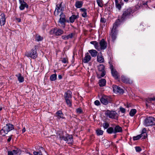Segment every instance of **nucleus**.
<instances>
[{"label": "nucleus", "mask_w": 155, "mask_h": 155, "mask_svg": "<svg viewBox=\"0 0 155 155\" xmlns=\"http://www.w3.org/2000/svg\"><path fill=\"white\" fill-rule=\"evenodd\" d=\"M120 22L121 21L120 20H118L114 24L113 28L111 30V36L112 40L114 41L116 39L117 37V28L118 26L120 24Z\"/></svg>", "instance_id": "f257e3e1"}, {"label": "nucleus", "mask_w": 155, "mask_h": 155, "mask_svg": "<svg viewBox=\"0 0 155 155\" xmlns=\"http://www.w3.org/2000/svg\"><path fill=\"white\" fill-rule=\"evenodd\" d=\"M13 129L14 126L13 125L10 123L7 124L0 130L1 134L3 137L5 136L6 134H7L9 132Z\"/></svg>", "instance_id": "f03ea898"}, {"label": "nucleus", "mask_w": 155, "mask_h": 155, "mask_svg": "<svg viewBox=\"0 0 155 155\" xmlns=\"http://www.w3.org/2000/svg\"><path fill=\"white\" fill-rule=\"evenodd\" d=\"M105 114L106 116L110 118L117 120L118 117V115L115 111L107 110L105 111Z\"/></svg>", "instance_id": "7ed1b4c3"}, {"label": "nucleus", "mask_w": 155, "mask_h": 155, "mask_svg": "<svg viewBox=\"0 0 155 155\" xmlns=\"http://www.w3.org/2000/svg\"><path fill=\"white\" fill-rule=\"evenodd\" d=\"M71 97L72 93L71 91L68 90L65 93L64 98L66 103L69 107H71L72 106Z\"/></svg>", "instance_id": "20e7f679"}, {"label": "nucleus", "mask_w": 155, "mask_h": 155, "mask_svg": "<svg viewBox=\"0 0 155 155\" xmlns=\"http://www.w3.org/2000/svg\"><path fill=\"white\" fill-rule=\"evenodd\" d=\"M144 124L146 126L155 125V118L152 117H147L145 120Z\"/></svg>", "instance_id": "39448f33"}, {"label": "nucleus", "mask_w": 155, "mask_h": 155, "mask_svg": "<svg viewBox=\"0 0 155 155\" xmlns=\"http://www.w3.org/2000/svg\"><path fill=\"white\" fill-rule=\"evenodd\" d=\"M62 3H59L56 5L55 9L54 12L55 16L58 15L60 13H62L64 11V8L62 6Z\"/></svg>", "instance_id": "423d86ee"}, {"label": "nucleus", "mask_w": 155, "mask_h": 155, "mask_svg": "<svg viewBox=\"0 0 155 155\" xmlns=\"http://www.w3.org/2000/svg\"><path fill=\"white\" fill-rule=\"evenodd\" d=\"M64 33V31L61 29L52 28L50 31V33L51 35H55L56 36L60 35Z\"/></svg>", "instance_id": "0eeeda50"}, {"label": "nucleus", "mask_w": 155, "mask_h": 155, "mask_svg": "<svg viewBox=\"0 0 155 155\" xmlns=\"http://www.w3.org/2000/svg\"><path fill=\"white\" fill-rule=\"evenodd\" d=\"M25 55L27 57H31V58L35 59L38 56L36 48L35 49L31 50V52H26L25 53Z\"/></svg>", "instance_id": "6e6552de"}, {"label": "nucleus", "mask_w": 155, "mask_h": 155, "mask_svg": "<svg viewBox=\"0 0 155 155\" xmlns=\"http://www.w3.org/2000/svg\"><path fill=\"white\" fill-rule=\"evenodd\" d=\"M62 140L66 141V142L68 144H71L73 142V137L72 135H69L65 133V136L64 137Z\"/></svg>", "instance_id": "1a4fd4ad"}, {"label": "nucleus", "mask_w": 155, "mask_h": 155, "mask_svg": "<svg viewBox=\"0 0 155 155\" xmlns=\"http://www.w3.org/2000/svg\"><path fill=\"white\" fill-rule=\"evenodd\" d=\"M19 3L20 5L19 8L21 10H23L25 8H28V4L24 1V0H19Z\"/></svg>", "instance_id": "9d476101"}, {"label": "nucleus", "mask_w": 155, "mask_h": 155, "mask_svg": "<svg viewBox=\"0 0 155 155\" xmlns=\"http://www.w3.org/2000/svg\"><path fill=\"white\" fill-rule=\"evenodd\" d=\"M110 69L111 70V73L113 77L116 79L118 78L119 76L116 70L114 68L113 65H110Z\"/></svg>", "instance_id": "9b49d317"}, {"label": "nucleus", "mask_w": 155, "mask_h": 155, "mask_svg": "<svg viewBox=\"0 0 155 155\" xmlns=\"http://www.w3.org/2000/svg\"><path fill=\"white\" fill-rule=\"evenodd\" d=\"M112 87L113 89L114 92L115 93L123 94L124 92L123 89L116 85H113Z\"/></svg>", "instance_id": "f8f14e48"}, {"label": "nucleus", "mask_w": 155, "mask_h": 155, "mask_svg": "<svg viewBox=\"0 0 155 155\" xmlns=\"http://www.w3.org/2000/svg\"><path fill=\"white\" fill-rule=\"evenodd\" d=\"M98 68L99 71L101 72L100 74L101 77H103L105 75V71L104 70L105 67L102 64H100L98 66Z\"/></svg>", "instance_id": "ddd939ff"}, {"label": "nucleus", "mask_w": 155, "mask_h": 155, "mask_svg": "<svg viewBox=\"0 0 155 155\" xmlns=\"http://www.w3.org/2000/svg\"><path fill=\"white\" fill-rule=\"evenodd\" d=\"M99 44L100 50H104L107 48V43L104 39H103L101 40L99 42Z\"/></svg>", "instance_id": "4468645a"}, {"label": "nucleus", "mask_w": 155, "mask_h": 155, "mask_svg": "<svg viewBox=\"0 0 155 155\" xmlns=\"http://www.w3.org/2000/svg\"><path fill=\"white\" fill-rule=\"evenodd\" d=\"M109 98L105 96H102L100 99L101 102L104 104L106 105L108 103Z\"/></svg>", "instance_id": "2eb2a0df"}, {"label": "nucleus", "mask_w": 155, "mask_h": 155, "mask_svg": "<svg viewBox=\"0 0 155 155\" xmlns=\"http://www.w3.org/2000/svg\"><path fill=\"white\" fill-rule=\"evenodd\" d=\"M121 80L124 83L126 84H131L132 83V81L129 78L124 75L121 76Z\"/></svg>", "instance_id": "dca6fc26"}, {"label": "nucleus", "mask_w": 155, "mask_h": 155, "mask_svg": "<svg viewBox=\"0 0 155 155\" xmlns=\"http://www.w3.org/2000/svg\"><path fill=\"white\" fill-rule=\"evenodd\" d=\"M131 9H127L125 11L123 12L122 15V18L123 19L128 17L131 14Z\"/></svg>", "instance_id": "f3484780"}, {"label": "nucleus", "mask_w": 155, "mask_h": 155, "mask_svg": "<svg viewBox=\"0 0 155 155\" xmlns=\"http://www.w3.org/2000/svg\"><path fill=\"white\" fill-rule=\"evenodd\" d=\"M91 56L89 54V53H87L85 54V56L83 61L84 63H87L91 60Z\"/></svg>", "instance_id": "a211bd4d"}, {"label": "nucleus", "mask_w": 155, "mask_h": 155, "mask_svg": "<svg viewBox=\"0 0 155 155\" xmlns=\"http://www.w3.org/2000/svg\"><path fill=\"white\" fill-rule=\"evenodd\" d=\"M97 61L100 63H103L104 62V59L102 55L101 52L98 54L97 57Z\"/></svg>", "instance_id": "6ab92c4d"}, {"label": "nucleus", "mask_w": 155, "mask_h": 155, "mask_svg": "<svg viewBox=\"0 0 155 155\" xmlns=\"http://www.w3.org/2000/svg\"><path fill=\"white\" fill-rule=\"evenodd\" d=\"M56 115L58 119L60 118L64 119L65 117H64V114L61 110L58 111L56 113Z\"/></svg>", "instance_id": "aec40b11"}, {"label": "nucleus", "mask_w": 155, "mask_h": 155, "mask_svg": "<svg viewBox=\"0 0 155 155\" xmlns=\"http://www.w3.org/2000/svg\"><path fill=\"white\" fill-rule=\"evenodd\" d=\"M57 135L61 140H62L64 137L65 136V134L64 135V133L63 132L60 131L58 132Z\"/></svg>", "instance_id": "412c9836"}, {"label": "nucleus", "mask_w": 155, "mask_h": 155, "mask_svg": "<svg viewBox=\"0 0 155 155\" xmlns=\"http://www.w3.org/2000/svg\"><path fill=\"white\" fill-rule=\"evenodd\" d=\"M15 76L18 78V80L20 83H22L24 81V78L22 76L21 74L20 73H18L16 74Z\"/></svg>", "instance_id": "4be33fe9"}, {"label": "nucleus", "mask_w": 155, "mask_h": 155, "mask_svg": "<svg viewBox=\"0 0 155 155\" xmlns=\"http://www.w3.org/2000/svg\"><path fill=\"white\" fill-rule=\"evenodd\" d=\"M90 43L93 45L95 48L97 50L100 49V46L99 44L96 41H92L90 42Z\"/></svg>", "instance_id": "5701e85b"}, {"label": "nucleus", "mask_w": 155, "mask_h": 155, "mask_svg": "<svg viewBox=\"0 0 155 155\" xmlns=\"http://www.w3.org/2000/svg\"><path fill=\"white\" fill-rule=\"evenodd\" d=\"M83 2L81 1H77L75 3V6L77 8H81L83 5Z\"/></svg>", "instance_id": "b1692460"}, {"label": "nucleus", "mask_w": 155, "mask_h": 155, "mask_svg": "<svg viewBox=\"0 0 155 155\" xmlns=\"http://www.w3.org/2000/svg\"><path fill=\"white\" fill-rule=\"evenodd\" d=\"M92 57H95L97 56V51L95 50H91L88 51Z\"/></svg>", "instance_id": "393cba45"}, {"label": "nucleus", "mask_w": 155, "mask_h": 155, "mask_svg": "<svg viewBox=\"0 0 155 155\" xmlns=\"http://www.w3.org/2000/svg\"><path fill=\"white\" fill-rule=\"evenodd\" d=\"M114 133L115 134L118 132H121L122 130V128L119 126H117L114 129Z\"/></svg>", "instance_id": "a878e982"}, {"label": "nucleus", "mask_w": 155, "mask_h": 155, "mask_svg": "<svg viewBox=\"0 0 155 155\" xmlns=\"http://www.w3.org/2000/svg\"><path fill=\"white\" fill-rule=\"evenodd\" d=\"M106 81L104 79H101L99 82V84L100 87H103L106 84Z\"/></svg>", "instance_id": "bb28decb"}, {"label": "nucleus", "mask_w": 155, "mask_h": 155, "mask_svg": "<svg viewBox=\"0 0 155 155\" xmlns=\"http://www.w3.org/2000/svg\"><path fill=\"white\" fill-rule=\"evenodd\" d=\"M115 2L116 8L119 10H120L121 7V5H123V4L121 2H120L121 4L119 3L118 0H115Z\"/></svg>", "instance_id": "cd10ccee"}, {"label": "nucleus", "mask_w": 155, "mask_h": 155, "mask_svg": "<svg viewBox=\"0 0 155 155\" xmlns=\"http://www.w3.org/2000/svg\"><path fill=\"white\" fill-rule=\"evenodd\" d=\"M13 151L14 155H20L21 153V150L18 148L13 150Z\"/></svg>", "instance_id": "c85d7f7f"}, {"label": "nucleus", "mask_w": 155, "mask_h": 155, "mask_svg": "<svg viewBox=\"0 0 155 155\" xmlns=\"http://www.w3.org/2000/svg\"><path fill=\"white\" fill-rule=\"evenodd\" d=\"M80 10L83 12L82 14V16L84 17H86L87 16V9L84 8H82Z\"/></svg>", "instance_id": "c756f323"}, {"label": "nucleus", "mask_w": 155, "mask_h": 155, "mask_svg": "<svg viewBox=\"0 0 155 155\" xmlns=\"http://www.w3.org/2000/svg\"><path fill=\"white\" fill-rule=\"evenodd\" d=\"M43 38L39 35H36L35 38V40L38 41H40L42 40Z\"/></svg>", "instance_id": "7c9ffc66"}, {"label": "nucleus", "mask_w": 155, "mask_h": 155, "mask_svg": "<svg viewBox=\"0 0 155 155\" xmlns=\"http://www.w3.org/2000/svg\"><path fill=\"white\" fill-rule=\"evenodd\" d=\"M67 22V20H59L58 23H60L61 25V26L64 28L65 26V23Z\"/></svg>", "instance_id": "2f4dec72"}, {"label": "nucleus", "mask_w": 155, "mask_h": 155, "mask_svg": "<svg viewBox=\"0 0 155 155\" xmlns=\"http://www.w3.org/2000/svg\"><path fill=\"white\" fill-rule=\"evenodd\" d=\"M137 110L135 109H131L130 112V115L132 117L136 113Z\"/></svg>", "instance_id": "473e14b6"}, {"label": "nucleus", "mask_w": 155, "mask_h": 155, "mask_svg": "<svg viewBox=\"0 0 155 155\" xmlns=\"http://www.w3.org/2000/svg\"><path fill=\"white\" fill-rule=\"evenodd\" d=\"M50 79L51 81H55L57 79V75L55 74L51 75L50 77Z\"/></svg>", "instance_id": "72a5a7b5"}, {"label": "nucleus", "mask_w": 155, "mask_h": 155, "mask_svg": "<svg viewBox=\"0 0 155 155\" xmlns=\"http://www.w3.org/2000/svg\"><path fill=\"white\" fill-rule=\"evenodd\" d=\"M114 130L112 127H110L108 128L107 130V132L109 134H112L114 133Z\"/></svg>", "instance_id": "f704fd0d"}, {"label": "nucleus", "mask_w": 155, "mask_h": 155, "mask_svg": "<svg viewBox=\"0 0 155 155\" xmlns=\"http://www.w3.org/2000/svg\"><path fill=\"white\" fill-rule=\"evenodd\" d=\"M146 101L149 103H150L152 101H155V97L152 98H146Z\"/></svg>", "instance_id": "c9c22d12"}, {"label": "nucleus", "mask_w": 155, "mask_h": 155, "mask_svg": "<svg viewBox=\"0 0 155 155\" xmlns=\"http://www.w3.org/2000/svg\"><path fill=\"white\" fill-rule=\"evenodd\" d=\"M104 131L99 129H98L96 130V133L97 135H102L103 134Z\"/></svg>", "instance_id": "e433bc0d"}, {"label": "nucleus", "mask_w": 155, "mask_h": 155, "mask_svg": "<svg viewBox=\"0 0 155 155\" xmlns=\"http://www.w3.org/2000/svg\"><path fill=\"white\" fill-rule=\"evenodd\" d=\"M97 2L98 6L101 7L103 6V1L102 0H97Z\"/></svg>", "instance_id": "4c0bfd02"}, {"label": "nucleus", "mask_w": 155, "mask_h": 155, "mask_svg": "<svg viewBox=\"0 0 155 155\" xmlns=\"http://www.w3.org/2000/svg\"><path fill=\"white\" fill-rule=\"evenodd\" d=\"M79 15H72L71 17H70L69 19H78L79 18Z\"/></svg>", "instance_id": "58836bf2"}, {"label": "nucleus", "mask_w": 155, "mask_h": 155, "mask_svg": "<svg viewBox=\"0 0 155 155\" xmlns=\"http://www.w3.org/2000/svg\"><path fill=\"white\" fill-rule=\"evenodd\" d=\"M76 112L78 114H80L83 113V110L81 108H79L76 109Z\"/></svg>", "instance_id": "ea45409f"}, {"label": "nucleus", "mask_w": 155, "mask_h": 155, "mask_svg": "<svg viewBox=\"0 0 155 155\" xmlns=\"http://www.w3.org/2000/svg\"><path fill=\"white\" fill-rule=\"evenodd\" d=\"M103 126L105 129H106L109 127V125L107 122H105L103 124Z\"/></svg>", "instance_id": "a19ab883"}, {"label": "nucleus", "mask_w": 155, "mask_h": 155, "mask_svg": "<svg viewBox=\"0 0 155 155\" xmlns=\"http://www.w3.org/2000/svg\"><path fill=\"white\" fill-rule=\"evenodd\" d=\"M0 19H5V15L3 13L0 12Z\"/></svg>", "instance_id": "79ce46f5"}, {"label": "nucleus", "mask_w": 155, "mask_h": 155, "mask_svg": "<svg viewBox=\"0 0 155 155\" xmlns=\"http://www.w3.org/2000/svg\"><path fill=\"white\" fill-rule=\"evenodd\" d=\"M33 153L34 155H42L41 151H34Z\"/></svg>", "instance_id": "37998d69"}, {"label": "nucleus", "mask_w": 155, "mask_h": 155, "mask_svg": "<svg viewBox=\"0 0 155 155\" xmlns=\"http://www.w3.org/2000/svg\"><path fill=\"white\" fill-rule=\"evenodd\" d=\"M60 16V18L59 19H65V15L63 12L61 13Z\"/></svg>", "instance_id": "c03bdc74"}, {"label": "nucleus", "mask_w": 155, "mask_h": 155, "mask_svg": "<svg viewBox=\"0 0 155 155\" xmlns=\"http://www.w3.org/2000/svg\"><path fill=\"white\" fill-rule=\"evenodd\" d=\"M101 23L100 25H101L102 27H104L105 25V23L106 22V20H100Z\"/></svg>", "instance_id": "a18cd8bd"}, {"label": "nucleus", "mask_w": 155, "mask_h": 155, "mask_svg": "<svg viewBox=\"0 0 155 155\" xmlns=\"http://www.w3.org/2000/svg\"><path fill=\"white\" fill-rule=\"evenodd\" d=\"M140 135H139L136 136H134L133 137V139L134 140H137L140 139L141 137Z\"/></svg>", "instance_id": "49530a36"}, {"label": "nucleus", "mask_w": 155, "mask_h": 155, "mask_svg": "<svg viewBox=\"0 0 155 155\" xmlns=\"http://www.w3.org/2000/svg\"><path fill=\"white\" fill-rule=\"evenodd\" d=\"M141 137H142V139H145L147 136V133H144V134H140Z\"/></svg>", "instance_id": "de8ad7c7"}, {"label": "nucleus", "mask_w": 155, "mask_h": 155, "mask_svg": "<svg viewBox=\"0 0 155 155\" xmlns=\"http://www.w3.org/2000/svg\"><path fill=\"white\" fill-rule=\"evenodd\" d=\"M73 36V33H71L70 34H69L68 35H66V37L67 38V40L69 38H72Z\"/></svg>", "instance_id": "09e8293b"}, {"label": "nucleus", "mask_w": 155, "mask_h": 155, "mask_svg": "<svg viewBox=\"0 0 155 155\" xmlns=\"http://www.w3.org/2000/svg\"><path fill=\"white\" fill-rule=\"evenodd\" d=\"M62 62L63 63H66L68 62V59L67 58H64L61 60Z\"/></svg>", "instance_id": "8fccbe9b"}, {"label": "nucleus", "mask_w": 155, "mask_h": 155, "mask_svg": "<svg viewBox=\"0 0 155 155\" xmlns=\"http://www.w3.org/2000/svg\"><path fill=\"white\" fill-rule=\"evenodd\" d=\"M135 148L137 152H140L141 150V148L139 147H136Z\"/></svg>", "instance_id": "3c124183"}, {"label": "nucleus", "mask_w": 155, "mask_h": 155, "mask_svg": "<svg viewBox=\"0 0 155 155\" xmlns=\"http://www.w3.org/2000/svg\"><path fill=\"white\" fill-rule=\"evenodd\" d=\"M94 104L97 106H99L100 104V101L98 100H96L94 102Z\"/></svg>", "instance_id": "603ef678"}, {"label": "nucleus", "mask_w": 155, "mask_h": 155, "mask_svg": "<svg viewBox=\"0 0 155 155\" xmlns=\"http://www.w3.org/2000/svg\"><path fill=\"white\" fill-rule=\"evenodd\" d=\"M0 21V25L1 26L3 25H4L5 23V20H1Z\"/></svg>", "instance_id": "864d4df0"}, {"label": "nucleus", "mask_w": 155, "mask_h": 155, "mask_svg": "<svg viewBox=\"0 0 155 155\" xmlns=\"http://www.w3.org/2000/svg\"><path fill=\"white\" fill-rule=\"evenodd\" d=\"M120 111L122 113H124L125 112V109L124 108L121 107L120 108Z\"/></svg>", "instance_id": "5fc2aeb1"}, {"label": "nucleus", "mask_w": 155, "mask_h": 155, "mask_svg": "<svg viewBox=\"0 0 155 155\" xmlns=\"http://www.w3.org/2000/svg\"><path fill=\"white\" fill-rule=\"evenodd\" d=\"M13 150L12 151H9L8 152V155H14Z\"/></svg>", "instance_id": "6e6d98bb"}, {"label": "nucleus", "mask_w": 155, "mask_h": 155, "mask_svg": "<svg viewBox=\"0 0 155 155\" xmlns=\"http://www.w3.org/2000/svg\"><path fill=\"white\" fill-rule=\"evenodd\" d=\"M61 38H62V39L64 40H67L66 35L62 36Z\"/></svg>", "instance_id": "4d7b16f0"}, {"label": "nucleus", "mask_w": 155, "mask_h": 155, "mask_svg": "<svg viewBox=\"0 0 155 155\" xmlns=\"http://www.w3.org/2000/svg\"><path fill=\"white\" fill-rule=\"evenodd\" d=\"M13 136V135H11V136L9 137L7 139V141L8 142H9L11 141V139L12 138V137Z\"/></svg>", "instance_id": "13d9d810"}, {"label": "nucleus", "mask_w": 155, "mask_h": 155, "mask_svg": "<svg viewBox=\"0 0 155 155\" xmlns=\"http://www.w3.org/2000/svg\"><path fill=\"white\" fill-rule=\"evenodd\" d=\"M146 131H147L146 129L145 128H144L142 130L141 134H144V133H147Z\"/></svg>", "instance_id": "bf43d9fd"}, {"label": "nucleus", "mask_w": 155, "mask_h": 155, "mask_svg": "<svg viewBox=\"0 0 155 155\" xmlns=\"http://www.w3.org/2000/svg\"><path fill=\"white\" fill-rule=\"evenodd\" d=\"M74 20H67V22H70L71 23H73L74 22Z\"/></svg>", "instance_id": "052dcab7"}, {"label": "nucleus", "mask_w": 155, "mask_h": 155, "mask_svg": "<svg viewBox=\"0 0 155 155\" xmlns=\"http://www.w3.org/2000/svg\"><path fill=\"white\" fill-rule=\"evenodd\" d=\"M58 78L60 80L62 78V76L61 75H58Z\"/></svg>", "instance_id": "680f3d73"}, {"label": "nucleus", "mask_w": 155, "mask_h": 155, "mask_svg": "<svg viewBox=\"0 0 155 155\" xmlns=\"http://www.w3.org/2000/svg\"><path fill=\"white\" fill-rule=\"evenodd\" d=\"M22 131V133H24L25 131L26 130H25V127H24L23 128Z\"/></svg>", "instance_id": "e2e57ef3"}, {"label": "nucleus", "mask_w": 155, "mask_h": 155, "mask_svg": "<svg viewBox=\"0 0 155 155\" xmlns=\"http://www.w3.org/2000/svg\"><path fill=\"white\" fill-rule=\"evenodd\" d=\"M146 106H147V107H148V103H149L147 102L146 101Z\"/></svg>", "instance_id": "0e129e2a"}, {"label": "nucleus", "mask_w": 155, "mask_h": 155, "mask_svg": "<svg viewBox=\"0 0 155 155\" xmlns=\"http://www.w3.org/2000/svg\"><path fill=\"white\" fill-rule=\"evenodd\" d=\"M124 2H127L129 0H124Z\"/></svg>", "instance_id": "69168bd1"}, {"label": "nucleus", "mask_w": 155, "mask_h": 155, "mask_svg": "<svg viewBox=\"0 0 155 155\" xmlns=\"http://www.w3.org/2000/svg\"><path fill=\"white\" fill-rule=\"evenodd\" d=\"M2 110V107L0 106V111Z\"/></svg>", "instance_id": "338daca9"}, {"label": "nucleus", "mask_w": 155, "mask_h": 155, "mask_svg": "<svg viewBox=\"0 0 155 155\" xmlns=\"http://www.w3.org/2000/svg\"><path fill=\"white\" fill-rule=\"evenodd\" d=\"M27 153L29 154L30 155H32L29 152Z\"/></svg>", "instance_id": "774afa93"}]
</instances>
